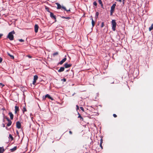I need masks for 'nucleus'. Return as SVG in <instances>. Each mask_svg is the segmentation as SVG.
I'll list each match as a JSON object with an SVG mask.
<instances>
[{"label": "nucleus", "instance_id": "obj_1", "mask_svg": "<svg viewBox=\"0 0 153 153\" xmlns=\"http://www.w3.org/2000/svg\"><path fill=\"white\" fill-rule=\"evenodd\" d=\"M15 33L14 30H13L11 32L9 33L7 38L9 39L10 40H13L14 39L13 34Z\"/></svg>", "mask_w": 153, "mask_h": 153}, {"label": "nucleus", "instance_id": "obj_2", "mask_svg": "<svg viewBox=\"0 0 153 153\" xmlns=\"http://www.w3.org/2000/svg\"><path fill=\"white\" fill-rule=\"evenodd\" d=\"M112 29L114 31L116 30L117 24L115 20H112L111 21Z\"/></svg>", "mask_w": 153, "mask_h": 153}, {"label": "nucleus", "instance_id": "obj_3", "mask_svg": "<svg viewBox=\"0 0 153 153\" xmlns=\"http://www.w3.org/2000/svg\"><path fill=\"white\" fill-rule=\"evenodd\" d=\"M4 118L5 119L8 121V123L7 124V126H10L12 124V121L10 120L9 119L8 117H7L6 116H5L4 115Z\"/></svg>", "mask_w": 153, "mask_h": 153}, {"label": "nucleus", "instance_id": "obj_4", "mask_svg": "<svg viewBox=\"0 0 153 153\" xmlns=\"http://www.w3.org/2000/svg\"><path fill=\"white\" fill-rule=\"evenodd\" d=\"M50 16L52 19H54L55 20L54 22H56V16L54 15L53 13L52 12H50Z\"/></svg>", "mask_w": 153, "mask_h": 153}, {"label": "nucleus", "instance_id": "obj_5", "mask_svg": "<svg viewBox=\"0 0 153 153\" xmlns=\"http://www.w3.org/2000/svg\"><path fill=\"white\" fill-rule=\"evenodd\" d=\"M21 123L19 121H17L16 122V127L18 129L21 128Z\"/></svg>", "mask_w": 153, "mask_h": 153}, {"label": "nucleus", "instance_id": "obj_6", "mask_svg": "<svg viewBox=\"0 0 153 153\" xmlns=\"http://www.w3.org/2000/svg\"><path fill=\"white\" fill-rule=\"evenodd\" d=\"M72 65V64H68L66 63L64 64V66L65 68H68L71 67Z\"/></svg>", "mask_w": 153, "mask_h": 153}, {"label": "nucleus", "instance_id": "obj_7", "mask_svg": "<svg viewBox=\"0 0 153 153\" xmlns=\"http://www.w3.org/2000/svg\"><path fill=\"white\" fill-rule=\"evenodd\" d=\"M39 27V26L37 25L36 24L35 25V27H34V28H35L34 29H35V33H36L37 32H38Z\"/></svg>", "mask_w": 153, "mask_h": 153}, {"label": "nucleus", "instance_id": "obj_8", "mask_svg": "<svg viewBox=\"0 0 153 153\" xmlns=\"http://www.w3.org/2000/svg\"><path fill=\"white\" fill-rule=\"evenodd\" d=\"M67 59L66 58H64L58 64H59L60 65L62 64L64 62H65L66 60Z\"/></svg>", "mask_w": 153, "mask_h": 153}, {"label": "nucleus", "instance_id": "obj_9", "mask_svg": "<svg viewBox=\"0 0 153 153\" xmlns=\"http://www.w3.org/2000/svg\"><path fill=\"white\" fill-rule=\"evenodd\" d=\"M15 113L16 114L19 111V109L18 106H16L15 107Z\"/></svg>", "mask_w": 153, "mask_h": 153}, {"label": "nucleus", "instance_id": "obj_10", "mask_svg": "<svg viewBox=\"0 0 153 153\" xmlns=\"http://www.w3.org/2000/svg\"><path fill=\"white\" fill-rule=\"evenodd\" d=\"M8 114L10 116V119L13 120V115L12 113L11 112H10L8 113Z\"/></svg>", "mask_w": 153, "mask_h": 153}, {"label": "nucleus", "instance_id": "obj_11", "mask_svg": "<svg viewBox=\"0 0 153 153\" xmlns=\"http://www.w3.org/2000/svg\"><path fill=\"white\" fill-rule=\"evenodd\" d=\"M65 70V68L64 67H61L58 70V71L59 72H61L64 71Z\"/></svg>", "mask_w": 153, "mask_h": 153}, {"label": "nucleus", "instance_id": "obj_12", "mask_svg": "<svg viewBox=\"0 0 153 153\" xmlns=\"http://www.w3.org/2000/svg\"><path fill=\"white\" fill-rule=\"evenodd\" d=\"M17 148V146H15L13 148L10 149V150L11 152H13L16 150Z\"/></svg>", "mask_w": 153, "mask_h": 153}, {"label": "nucleus", "instance_id": "obj_13", "mask_svg": "<svg viewBox=\"0 0 153 153\" xmlns=\"http://www.w3.org/2000/svg\"><path fill=\"white\" fill-rule=\"evenodd\" d=\"M48 97L49 99H51V100H53V99L49 95L47 94L45 96V98Z\"/></svg>", "mask_w": 153, "mask_h": 153}, {"label": "nucleus", "instance_id": "obj_14", "mask_svg": "<svg viewBox=\"0 0 153 153\" xmlns=\"http://www.w3.org/2000/svg\"><path fill=\"white\" fill-rule=\"evenodd\" d=\"M116 6V4H114L112 5L111 7V10H114V9Z\"/></svg>", "mask_w": 153, "mask_h": 153}, {"label": "nucleus", "instance_id": "obj_15", "mask_svg": "<svg viewBox=\"0 0 153 153\" xmlns=\"http://www.w3.org/2000/svg\"><path fill=\"white\" fill-rule=\"evenodd\" d=\"M4 151L3 147H0V153H3Z\"/></svg>", "mask_w": 153, "mask_h": 153}, {"label": "nucleus", "instance_id": "obj_16", "mask_svg": "<svg viewBox=\"0 0 153 153\" xmlns=\"http://www.w3.org/2000/svg\"><path fill=\"white\" fill-rule=\"evenodd\" d=\"M56 4H57V9H60L61 8V5H60V4H59V3H56Z\"/></svg>", "mask_w": 153, "mask_h": 153}, {"label": "nucleus", "instance_id": "obj_17", "mask_svg": "<svg viewBox=\"0 0 153 153\" xmlns=\"http://www.w3.org/2000/svg\"><path fill=\"white\" fill-rule=\"evenodd\" d=\"M7 54H8V55L10 57V58L11 59H14V56L13 55H11L9 53H7Z\"/></svg>", "mask_w": 153, "mask_h": 153}, {"label": "nucleus", "instance_id": "obj_18", "mask_svg": "<svg viewBox=\"0 0 153 153\" xmlns=\"http://www.w3.org/2000/svg\"><path fill=\"white\" fill-rule=\"evenodd\" d=\"M78 114L79 115L78 118H80V120H83V118L81 117L80 114L79 112H78Z\"/></svg>", "mask_w": 153, "mask_h": 153}, {"label": "nucleus", "instance_id": "obj_19", "mask_svg": "<svg viewBox=\"0 0 153 153\" xmlns=\"http://www.w3.org/2000/svg\"><path fill=\"white\" fill-rule=\"evenodd\" d=\"M149 31H151L153 29V24H152L151 25V27H149Z\"/></svg>", "mask_w": 153, "mask_h": 153}, {"label": "nucleus", "instance_id": "obj_20", "mask_svg": "<svg viewBox=\"0 0 153 153\" xmlns=\"http://www.w3.org/2000/svg\"><path fill=\"white\" fill-rule=\"evenodd\" d=\"M38 78V77L37 75H35L34 76L33 80L36 81Z\"/></svg>", "mask_w": 153, "mask_h": 153}, {"label": "nucleus", "instance_id": "obj_21", "mask_svg": "<svg viewBox=\"0 0 153 153\" xmlns=\"http://www.w3.org/2000/svg\"><path fill=\"white\" fill-rule=\"evenodd\" d=\"M9 138H10L11 140H13V137L11 134H9Z\"/></svg>", "mask_w": 153, "mask_h": 153}, {"label": "nucleus", "instance_id": "obj_22", "mask_svg": "<svg viewBox=\"0 0 153 153\" xmlns=\"http://www.w3.org/2000/svg\"><path fill=\"white\" fill-rule=\"evenodd\" d=\"M92 27H94L95 25V22L93 20V19H92Z\"/></svg>", "mask_w": 153, "mask_h": 153}, {"label": "nucleus", "instance_id": "obj_23", "mask_svg": "<svg viewBox=\"0 0 153 153\" xmlns=\"http://www.w3.org/2000/svg\"><path fill=\"white\" fill-rule=\"evenodd\" d=\"M58 54V52H56L53 53V56H55L57 55Z\"/></svg>", "mask_w": 153, "mask_h": 153}, {"label": "nucleus", "instance_id": "obj_24", "mask_svg": "<svg viewBox=\"0 0 153 153\" xmlns=\"http://www.w3.org/2000/svg\"><path fill=\"white\" fill-rule=\"evenodd\" d=\"M27 111V110H26V108H25V107H23V113H24V112L25 111Z\"/></svg>", "mask_w": 153, "mask_h": 153}, {"label": "nucleus", "instance_id": "obj_25", "mask_svg": "<svg viewBox=\"0 0 153 153\" xmlns=\"http://www.w3.org/2000/svg\"><path fill=\"white\" fill-rule=\"evenodd\" d=\"M99 15V13L98 12H97L96 13V18H97L98 17V16Z\"/></svg>", "mask_w": 153, "mask_h": 153}, {"label": "nucleus", "instance_id": "obj_26", "mask_svg": "<svg viewBox=\"0 0 153 153\" xmlns=\"http://www.w3.org/2000/svg\"><path fill=\"white\" fill-rule=\"evenodd\" d=\"M104 25V22H102L101 23V27L102 28L103 27Z\"/></svg>", "mask_w": 153, "mask_h": 153}, {"label": "nucleus", "instance_id": "obj_27", "mask_svg": "<svg viewBox=\"0 0 153 153\" xmlns=\"http://www.w3.org/2000/svg\"><path fill=\"white\" fill-rule=\"evenodd\" d=\"M45 9L46 10L48 11V12L50 13L51 12L49 11V8L48 7H45Z\"/></svg>", "mask_w": 153, "mask_h": 153}, {"label": "nucleus", "instance_id": "obj_28", "mask_svg": "<svg viewBox=\"0 0 153 153\" xmlns=\"http://www.w3.org/2000/svg\"><path fill=\"white\" fill-rule=\"evenodd\" d=\"M93 4L94 5H95V6H97V2L96 1H94L93 2Z\"/></svg>", "mask_w": 153, "mask_h": 153}, {"label": "nucleus", "instance_id": "obj_29", "mask_svg": "<svg viewBox=\"0 0 153 153\" xmlns=\"http://www.w3.org/2000/svg\"><path fill=\"white\" fill-rule=\"evenodd\" d=\"M114 12V10H110V14L111 15H112L113 13Z\"/></svg>", "mask_w": 153, "mask_h": 153}, {"label": "nucleus", "instance_id": "obj_30", "mask_svg": "<svg viewBox=\"0 0 153 153\" xmlns=\"http://www.w3.org/2000/svg\"><path fill=\"white\" fill-rule=\"evenodd\" d=\"M80 109L83 111V112H84V108H83V107H80Z\"/></svg>", "mask_w": 153, "mask_h": 153}, {"label": "nucleus", "instance_id": "obj_31", "mask_svg": "<svg viewBox=\"0 0 153 153\" xmlns=\"http://www.w3.org/2000/svg\"><path fill=\"white\" fill-rule=\"evenodd\" d=\"M61 8H62L63 9L65 10H66V8L65 7L61 6Z\"/></svg>", "mask_w": 153, "mask_h": 153}, {"label": "nucleus", "instance_id": "obj_32", "mask_svg": "<svg viewBox=\"0 0 153 153\" xmlns=\"http://www.w3.org/2000/svg\"><path fill=\"white\" fill-rule=\"evenodd\" d=\"M66 79L64 78L63 79H61V81H63L64 82H65L66 81Z\"/></svg>", "mask_w": 153, "mask_h": 153}, {"label": "nucleus", "instance_id": "obj_33", "mask_svg": "<svg viewBox=\"0 0 153 153\" xmlns=\"http://www.w3.org/2000/svg\"><path fill=\"white\" fill-rule=\"evenodd\" d=\"M19 40L20 42H24V40L22 39H19Z\"/></svg>", "mask_w": 153, "mask_h": 153}, {"label": "nucleus", "instance_id": "obj_34", "mask_svg": "<svg viewBox=\"0 0 153 153\" xmlns=\"http://www.w3.org/2000/svg\"><path fill=\"white\" fill-rule=\"evenodd\" d=\"M98 1L100 4H102L101 0H99Z\"/></svg>", "mask_w": 153, "mask_h": 153}, {"label": "nucleus", "instance_id": "obj_35", "mask_svg": "<svg viewBox=\"0 0 153 153\" xmlns=\"http://www.w3.org/2000/svg\"><path fill=\"white\" fill-rule=\"evenodd\" d=\"M36 81L33 80V85H35V83H36Z\"/></svg>", "mask_w": 153, "mask_h": 153}, {"label": "nucleus", "instance_id": "obj_36", "mask_svg": "<svg viewBox=\"0 0 153 153\" xmlns=\"http://www.w3.org/2000/svg\"><path fill=\"white\" fill-rule=\"evenodd\" d=\"M0 85H2V87H3L4 86V85L2 83H0Z\"/></svg>", "mask_w": 153, "mask_h": 153}, {"label": "nucleus", "instance_id": "obj_37", "mask_svg": "<svg viewBox=\"0 0 153 153\" xmlns=\"http://www.w3.org/2000/svg\"><path fill=\"white\" fill-rule=\"evenodd\" d=\"M102 143H103V140L101 139L100 140V144H102Z\"/></svg>", "mask_w": 153, "mask_h": 153}, {"label": "nucleus", "instance_id": "obj_38", "mask_svg": "<svg viewBox=\"0 0 153 153\" xmlns=\"http://www.w3.org/2000/svg\"><path fill=\"white\" fill-rule=\"evenodd\" d=\"M71 19V18L70 17H66L65 19Z\"/></svg>", "mask_w": 153, "mask_h": 153}, {"label": "nucleus", "instance_id": "obj_39", "mask_svg": "<svg viewBox=\"0 0 153 153\" xmlns=\"http://www.w3.org/2000/svg\"><path fill=\"white\" fill-rule=\"evenodd\" d=\"M113 116L114 117H117V115L115 114H113Z\"/></svg>", "mask_w": 153, "mask_h": 153}, {"label": "nucleus", "instance_id": "obj_40", "mask_svg": "<svg viewBox=\"0 0 153 153\" xmlns=\"http://www.w3.org/2000/svg\"><path fill=\"white\" fill-rule=\"evenodd\" d=\"M2 61V59L0 57V63H1Z\"/></svg>", "mask_w": 153, "mask_h": 153}, {"label": "nucleus", "instance_id": "obj_41", "mask_svg": "<svg viewBox=\"0 0 153 153\" xmlns=\"http://www.w3.org/2000/svg\"><path fill=\"white\" fill-rule=\"evenodd\" d=\"M76 110H77L79 109V107L78 106V105H76Z\"/></svg>", "mask_w": 153, "mask_h": 153}, {"label": "nucleus", "instance_id": "obj_42", "mask_svg": "<svg viewBox=\"0 0 153 153\" xmlns=\"http://www.w3.org/2000/svg\"><path fill=\"white\" fill-rule=\"evenodd\" d=\"M100 146L102 149V144H100Z\"/></svg>", "mask_w": 153, "mask_h": 153}, {"label": "nucleus", "instance_id": "obj_43", "mask_svg": "<svg viewBox=\"0 0 153 153\" xmlns=\"http://www.w3.org/2000/svg\"><path fill=\"white\" fill-rule=\"evenodd\" d=\"M3 35L2 34H0V39L1 38L2 36Z\"/></svg>", "mask_w": 153, "mask_h": 153}, {"label": "nucleus", "instance_id": "obj_44", "mask_svg": "<svg viewBox=\"0 0 153 153\" xmlns=\"http://www.w3.org/2000/svg\"><path fill=\"white\" fill-rule=\"evenodd\" d=\"M101 4V7L103 9H104V7H103V4Z\"/></svg>", "mask_w": 153, "mask_h": 153}, {"label": "nucleus", "instance_id": "obj_45", "mask_svg": "<svg viewBox=\"0 0 153 153\" xmlns=\"http://www.w3.org/2000/svg\"><path fill=\"white\" fill-rule=\"evenodd\" d=\"M65 11H66L67 12H70L71 11L70 9H69L68 10H67L66 9V10H65Z\"/></svg>", "mask_w": 153, "mask_h": 153}, {"label": "nucleus", "instance_id": "obj_46", "mask_svg": "<svg viewBox=\"0 0 153 153\" xmlns=\"http://www.w3.org/2000/svg\"><path fill=\"white\" fill-rule=\"evenodd\" d=\"M90 19L92 20V19H93V17L92 16H91Z\"/></svg>", "mask_w": 153, "mask_h": 153}, {"label": "nucleus", "instance_id": "obj_47", "mask_svg": "<svg viewBox=\"0 0 153 153\" xmlns=\"http://www.w3.org/2000/svg\"><path fill=\"white\" fill-rule=\"evenodd\" d=\"M46 98H45V97H43V100H45Z\"/></svg>", "mask_w": 153, "mask_h": 153}, {"label": "nucleus", "instance_id": "obj_48", "mask_svg": "<svg viewBox=\"0 0 153 153\" xmlns=\"http://www.w3.org/2000/svg\"><path fill=\"white\" fill-rule=\"evenodd\" d=\"M69 133L70 134H72V133L71 131H69Z\"/></svg>", "mask_w": 153, "mask_h": 153}, {"label": "nucleus", "instance_id": "obj_49", "mask_svg": "<svg viewBox=\"0 0 153 153\" xmlns=\"http://www.w3.org/2000/svg\"><path fill=\"white\" fill-rule=\"evenodd\" d=\"M61 17H62V18H63V19H65V18H66L64 16H62Z\"/></svg>", "mask_w": 153, "mask_h": 153}, {"label": "nucleus", "instance_id": "obj_50", "mask_svg": "<svg viewBox=\"0 0 153 153\" xmlns=\"http://www.w3.org/2000/svg\"><path fill=\"white\" fill-rule=\"evenodd\" d=\"M61 17H62V18H63V19H65V18H66L64 16H62Z\"/></svg>", "mask_w": 153, "mask_h": 153}, {"label": "nucleus", "instance_id": "obj_51", "mask_svg": "<svg viewBox=\"0 0 153 153\" xmlns=\"http://www.w3.org/2000/svg\"><path fill=\"white\" fill-rule=\"evenodd\" d=\"M28 56L29 58H32V56L30 55H28Z\"/></svg>", "mask_w": 153, "mask_h": 153}, {"label": "nucleus", "instance_id": "obj_52", "mask_svg": "<svg viewBox=\"0 0 153 153\" xmlns=\"http://www.w3.org/2000/svg\"><path fill=\"white\" fill-rule=\"evenodd\" d=\"M117 1H119L120 2H121L122 1L121 0H116Z\"/></svg>", "mask_w": 153, "mask_h": 153}, {"label": "nucleus", "instance_id": "obj_53", "mask_svg": "<svg viewBox=\"0 0 153 153\" xmlns=\"http://www.w3.org/2000/svg\"><path fill=\"white\" fill-rule=\"evenodd\" d=\"M2 125H3V127H5V124H3Z\"/></svg>", "mask_w": 153, "mask_h": 153}, {"label": "nucleus", "instance_id": "obj_54", "mask_svg": "<svg viewBox=\"0 0 153 153\" xmlns=\"http://www.w3.org/2000/svg\"><path fill=\"white\" fill-rule=\"evenodd\" d=\"M101 32H102V33H104V30H103V31H101Z\"/></svg>", "mask_w": 153, "mask_h": 153}, {"label": "nucleus", "instance_id": "obj_55", "mask_svg": "<svg viewBox=\"0 0 153 153\" xmlns=\"http://www.w3.org/2000/svg\"><path fill=\"white\" fill-rule=\"evenodd\" d=\"M2 110H5V109L4 108H2Z\"/></svg>", "mask_w": 153, "mask_h": 153}, {"label": "nucleus", "instance_id": "obj_56", "mask_svg": "<svg viewBox=\"0 0 153 153\" xmlns=\"http://www.w3.org/2000/svg\"><path fill=\"white\" fill-rule=\"evenodd\" d=\"M17 134H19V132H18V131H17Z\"/></svg>", "mask_w": 153, "mask_h": 153}, {"label": "nucleus", "instance_id": "obj_57", "mask_svg": "<svg viewBox=\"0 0 153 153\" xmlns=\"http://www.w3.org/2000/svg\"><path fill=\"white\" fill-rule=\"evenodd\" d=\"M67 71H68V70H67Z\"/></svg>", "mask_w": 153, "mask_h": 153}, {"label": "nucleus", "instance_id": "obj_58", "mask_svg": "<svg viewBox=\"0 0 153 153\" xmlns=\"http://www.w3.org/2000/svg\"><path fill=\"white\" fill-rule=\"evenodd\" d=\"M123 1H124V0H123Z\"/></svg>", "mask_w": 153, "mask_h": 153}]
</instances>
